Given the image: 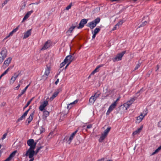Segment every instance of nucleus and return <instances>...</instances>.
Listing matches in <instances>:
<instances>
[{"instance_id": "obj_1", "label": "nucleus", "mask_w": 161, "mask_h": 161, "mask_svg": "<svg viewBox=\"0 0 161 161\" xmlns=\"http://www.w3.org/2000/svg\"><path fill=\"white\" fill-rule=\"evenodd\" d=\"M100 18L97 17L93 21L89 23L87 26L90 28L91 29L94 28L100 21Z\"/></svg>"}, {"instance_id": "obj_2", "label": "nucleus", "mask_w": 161, "mask_h": 161, "mask_svg": "<svg viewBox=\"0 0 161 161\" xmlns=\"http://www.w3.org/2000/svg\"><path fill=\"white\" fill-rule=\"evenodd\" d=\"M34 149L29 148L26 151L25 156L28 157L29 158H33L35 153Z\"/></svg>"}, {"instance_id": "obj_3", "label": "nucleus", "mask_w": 161, "mask_h": 161, "mask_svg": "<svg viewBox=\"0 0 161 161\" xmlns=\"http://www.w3.org/2000/svg\"><path fill=\"white\" fill-rule=\"evenodd\" d=\"M27 143L28 146H30L29 148L35 149L36 148V142H35L33 139H30L27 141Z\"/></svg>"}, {"instance_id": "obj_4", "label": "nucleus", "mask_w": 161, "mask_h": 161, "mask_svg": "<svg viewBox=\"0 0 161 161\" xmlns=\"http://www.w3.org/2000/svg\"><path fill=\"white\" fill-rule=\"evenodd\" d=\"M125 51H123L121 53H118L115 58L112 59V60L114 62H115L116 61H119L121 60L122 57L125 53Z\"/></svg>"}, {"instance_id": "obj_5", "label": "nucleus", "mask_w": 161, "mask_h": 161, "mask_svg": "<svg viewBox=\"0 0 161 161\" xmlns=\"http://www.w3.org/2000/svg\"><path fill=\"white\" fill-rule=\"evenodd\" d=\"M78 130H76L75 131L73 132L72 134L69 138L68 136H66L64 138V140H65L66 141H67V142H69L68 144H70L71 142V141L73 139L74 136L77 132Z\"/></svg>"}, {"instance_id": "obj_6", "label": "nucleus", "mask_w": 161, "mask_h": 161, "mask_svg": "<svg viewBox=\"0 0 161 161\" xmlns=\"http://www.w3.org/2000/svg\"><path fill=\"white\" fill-rule=\"evenodd\" d=\"M51 70V68L50 66L47 65V68L45 72L44 75L42 76V79L45 78V79L47 78L49 74L50 73Z\"/></svg>"}, {"instance_id": "obj_7", "label": "nucleus", "mask_w": 161, "mask_h": 161, "mask_svg": "<svg viewBox=\"0 0 161 161\" xmlns=\"http://www.w3.org/2000/svg\"><path fill=\"white\" fill-rule=\"evenodd\" d=\"M62 90V88H60L57 89L55 90L52 97L50 98V100L51 101L53 100L57 96L58 93L60 92H61Z\"/></svg>"}, {"instance_id": "obj_8", "label": "nucleus", "mask_w": 161, "mask_h": 161, "mask_svg": "<svg viewBox=\"0 0 161 161\" xmlns=\"http://www.w3.org/2000/svg\"><path fill=\"white\" fill-rule=\"evenodd\" d=\"M51 42L50 40L47 41L41 49V51L44 50L49 47L51 45Z\"/></svg>"}, {"instance_id": "obj_9", "label": "nucleus", "mask_w": 161, "mask_h": 161, "mask_svg": "<svg viewBox=\"0 0 161 161\" xmlns=\"http://www.w3.org/2000/svg\"><path fill=\"white\" fill-rule=\"evenodd\" d=\"M77 23H76L75 25H72L69 29L67 31L66 33L67 34L68 36H71L72 34L71 33L73 31V30L77 26Z\"/></svg>"}, {"instance_id": "obj_10", "label": "nucleus", "mask_w": 161, "mask_h": 161, "mask_svg": "<svg viewBox=\"0 0 161 161\" xmlns=\"http://www.w3.org/2000/svg\"><path fill=\"white\" fill-rule=\"evenodd\" d=\"M87 19H82L79 24V26L77 27V28L80 29L83 28L84 25L87 23Z\"/></svg>"}, {"instance_id": "obj_11", "label": "nucleus", "mask_w": 161, "mask_h": 161, "mask_svg": "<svg viewBox=\"0 0 161 161\" xmlns=\"http://www.w3.org/2000/svg\"><path fill=\"white\" fill-rule=\"evenodd\" d=\"M48 101L47 100L44 101L43 103L41 104L39 107V109L41 111H43L45 107L48 105Z\"/></svg>"}, {"instance_id": "obj_12", "label": "nucleus", "mask_w": 161, "mask_h": 161, "mask_svg": "<svg viewBox=\"0 0 161 161\" xmlns=\"http://www.w3.org/2000/svg\"><path fill=\"white\" fill-rule=\"evenodd\" d=\"M7 50L5 47H3L1 51L0 52V55L5 58L7 57Z\"/></svg>"}, {"instance_id": "obj_13", "label": "nucleus", "mask_w": 161, "mask_h": 161, "mask_svg": "<svg viewBox=\"0 0 161 161\" xmlns=\"http://www.w3.org/2000/svg\"><path fill=\"white\" fill-rule=\"evenodd\" d=\"M34 114L35 112L33 111L29 117L27 119L26 122L27 123V122H28V123L27 124V125H28L32 120L33 116L34 115Z\"/></svg>"}, {"instance_id": "obj_14", "label": "nucleus", "mask_w": 161, "mask_h": 161, "mask_svg": "<svg viewBox=\"0 0 161 161\" xmlns=\"http://www.w3.org/2000/svg\"><path fill=\"white\" fill-rule=\"evenodd\" d=\"M30 108L28 110H26L22 115L17 120V122H19L20 120H23V119H25V116L27 115L28 112L30 109Z\"/></svg>"}, {"instance_id": "obj_15", "label": "nucleus", "mask_w": 161, "mask_h": 161, "mask_svg": "<svg viewBox=\"0 0 161 161\" xmlns=\"http://www.w3.org/2000/svg\"><path fill=\"white\" fill-rule=\"evenodd\" d=\"M33 12V10H31V11L28 12L24 16L22 22H23L25 21L27 19L30 15L31 14V13Z\"/></svg>"}, {"instance_id": "obj_16", "label": "nucleus", "mask_w": 161, "mask_h": 161, "mask_svg": "<svg viewBox=\"0 0 161 161\" xmlns=\"http://www.w3.org/2000/svg\"><path fill=\"white\" fill-rule=\"evenodd\" d=\"M103 65L104 64H101L98 66L96 67V68L92 72L91 74V75H94L96 73L99 71V69L100 68L103 66Z\"/></svg>"}, {"instance_id": "obj_17", "label": "nucleus", "mask_w": 161, "mask_h": 161, "mask_svg": "<svg viewBox=\"0 0 161 161\" xmlns=\"http://www.w3.org/2000/svg\"><path fill=\"white\" fill-rule=\"evenodd\" d=\"M19 74L16 75V73H14V76H12L10 80V82L13 83L16 80V78L18 77L19 75Z\"/></svg>"}, {"instance_id": "obj_18", "label": "nucleus", "mask_w": 161, "mask_h": 161, "mask_svg": "<svg viewBox=\"0 0 161 161\" xmlns=\"http://www.w3.org/2000/svg\"><path fill=\"white\" fill-rule=\"evenodd\" d=\"M73 58L72 56L71 55H69L67 56L64 59L67 63L71 61V62L73 60Z\"/></svg>"}, {"instance_id": "obj_19", "label": "nucleus", "mask_w": 161, "mask_h": 161, "mask_svg": "<svg viewBox=\"0 0 161 161\" xmlns=\"http://www.w3.org/2000/svg\"><path fill=\"white\" fill-rule=\"evenodd\" d=\"M11 60L12 58H11L9 57L7 59V60H6L4 62V63L3 64V66H4V64H5V65H6L7 67L8 66L10 63H11Z\"/></svg>"}, {"instance_id": "obj_20", "label": "nucleus", "mask_w": 161, "mask_h": 161, "mask_svg": "<svg viewBox=\"0 0 161 161\" xmlns=\"http://www.w3.org/2000/svg\"><path fill=\"white\" fill-rule=\"evenodd\" d=\"M130 106V104H129L127 102L126 103L124 104L123 105H121L119 107L121 108L122 107L125 108V110H127Z\"/></svg>"}, {"instance_id": "obj_21", "label": "nucleus", "mask_w": 161, "mask_h": 161, "mask_svg": "<svg viewBox=\"0 0 161 161\" xmlns=\"http://www.w3.org/2000/svg\"><path fill=\"white\" fill-rule=\"evenodd\" d=\"M144 118V116H143V114H141L140 115L137 117V122L138 123H140L142 121Z\"/></svg>"}, {"instance_id": "obj_22", "label": "nucleus", "mask_w": 161, "mask_h": 161, "mask_svg": "<svg viewBox=\"0 0 161 161\" xmlns=\"http://www.w3.org/2000/svg\"><path fill=\"white\" fill-rule=\"evenodd\" d=\"M31 34V29L28 30L24 35L23 38H26L28 37Z\"/></svg>"}, {"instance_id": "obj_23", "label": "nucleus", "mask_w": 161, "mask_h": 161, "mask_svg": "<svg viewBox=\"0 0 161 161\" xmlns=\"http://www.w3.org/2000/svg\"><path fill=\"white\" fill-rule=\"evenodd\" d=\"M143 128L142 126H141L140 128H138L136 130L134 131L133 133V135L135 136L137 134H139Z\"/></svg>"}, {"instance_id": "obj_24", "label": "nucleus", "mask_w": 161, "mask_h": 161, "mask_svg": "<svg viewBox=\"0 0 161 161\" xmlns=\"http://www.w3.org/2000/svg\"><path fill=\"white\" fill-rule=\"evenodd\" d=\"M96 99H97L92 96L89 98V103L90 104H93Z\"/></svg>"}, {"instance_id": "obj_25", "label": "nucleus", "mask_w": 161, "mask_h": 161, "mask_svg": "<svg viewBox=\"0 0 161 161\" xmlns=\"http://www.w3.org/2000/svg\"><path fill=\"white\" fill-rule=\"evenodd\" d=\"M106 136H107L105 135L103 133L102 134L101 137L99 139V142H102Z\"/></svg>"}, {"instance_id": "obj_26", "label": "nucleus", "mask_w": 161, "mask_h": 161, "mask_svg": "<svg viewBox=\"0 0 161 161\" xmlns=\"http://www.w3.org/2000/svg\"><path fill=\"white\" fill-rule=\"evenodd\" d=\"M43 113V118H46L49 114V112L46 110L44 111Z\"/></svg>"}, {"instance_id": "obj_27", "label": "nucleus", "mask_w": 161, "mask_h": 161, "mask_svg": "<svg viewBox=\"0 0 161 161\" xmlns=\"http://www.w3.org/2000/svg\"><path fill=\"white\" fill-rule=\"evenodd\" d=\"M116 105L113 103L108 108L109 110H110L111 111L114 109L116 107Z\"/></svg>"}, {"instance_id": "obj_28", "label": "nucleus", "mask_w": 161, "mask_h": 161, "mask_svg": "<svg viewBox=\"0 0 161 161\" xmlns=\"http://www.w3.org/2000/svg\"><path fill=\"white\" fill-rule=\"evenodd\" d=\"M137 97H134L132 98H131V99L129 101H127L128 103L131 105L134 102L135 100L136 99Z\"/></svg>"}, {"instance_id": "obj_29", "label": "nucleus", "mask_w": 161, "mask_h": 161, "mask_svg": "<svg viewBox=\"0 0 161 161\" xmlns=\"http://www.w3.org/2000/svg\"><path fill=\"white\" fill-rule=\"evenodd\" d=\"M111 129V127H108V128L104 130V133L103 134H104V135H105L106 136H107L108 132H109Z\"/></svg>"}, {"instance_id": "obj_30", "label": "nucleus", "mask_w": 161, "mask_h": 161, "mask_svg": "<svg viewBox=\"0 0 161 161\" xmlns=\"http://www.w3.org/2000/svg\"><path fill=\"white\" fill-rule=\"evenodd\" d=\"M17 151L16 150L14 151L12 153H11L10 154L8 157L11 159L14 156L15 154L17 153Z\"/></svg>"}, {"instance_id": "obj_31", "label": "nucleus", "mask_w": 161, "mask_h": 161, "mask_svg": "<svg viewBox=\"0 0 161 161\" xmlns=\"http://www.w3.org/2000/svg\"><path fill=\"white\" fill-rule=\"evenodd\" d=\"M122 24V22L121 21H120L119 22H118L116 25H115V26L112 29V31H114L116 29L117 26H119L120 24L121 25Z\"/></svg>"}, {"instance_id": "obj_32", "label": "nucleus", "mask_w": 161, "mask_h": 161, "mask_svg": "<svg viewBox=\"0 0 161 161\" xmlns=\"http://www.w3.org/2000/svg\"><path fill=\"white\" fill-rule=\"evenodd\" d=\"M161 149V145L159 146L157 149L155 150V151H154V152L152 154H154L157 153H158V152H159V151Z\"/></svg>"}, {"instance_id": "obj_33", "label": "nucleus", "mask_w": 161, "mask_h": 161, "mask_svg": "<svg viewBox=\"0 0 161 161\" xmlns=\"http://www.w3.org/2000/svg\"><path fill=\"white\" fill-rule=\"evenodd\" d=\"M147 23V21H144V22H143L142 24L139 26V27H143L146 25Z\"/></svg>"}, {"instance_id": "obj_34", "label": "nucleus", "mask_w": 161, "mask_h": 161, "mask_svg": "<svg viewBox=\"0 0 161 161\" xmlns=\"http://www.w3.org/2000/svg\"><path fill=\"white\" fill-rule=\"evenodd\" d=\"M100 28H97L94 29L93 32L94 33L97 34V33H98L99 32V31H100Z\"/></svg>"}, {"instance_id": "obj_35", "label": "nucleus", "mask_w": 161, "mask_h": 161, "mask_svg": "<svg viewBox=\"0 0 161 161\" xmlns=\"http://www.w3.org/2000/svg\"><path fill=\"white\" fill-rule=\"evenodd\" d=\"M67 63V62L64 60V61L62 62L60 64V68H62Z\"/></svg>"}, {"instance_id": "obj_36", "label": "nucleus", "mask_w": 161, "mask_h": 161, "mask_svg": "<svg viewBox=\"0 0 161 161\" xmlns=\"http://www.w3.org/2000/svg\"><path fill=\"white\" fill-rule=\"evenodd\" d=\"M12 68V67L10 66L3 73V74L5 75L7 74L9 71Z\"/></svg>"}, {"instance_id": "obj_37", "label": "nucleus", "mask_w": 161, "mask_h": 161, "mask_svg": "<svg viewBox=\"0 0 161 161\" xmlns=\"http://www.w3.org/2000/svg\"><path fill=\"white\" fill-rule=\"evenodd\" d=\"M42 147V146H41L40 147H38L37 149H36V151H35V154L36 155L37 153H38L39 150H40L41 149Z\"/></svg>"}, {"instance_id": "obj_38", "label": "nucleus", "mask_w": 161, "mask_h": 161, "mask_svg": "<svg viewBox=\"0 0 161 161\" xmlns=\"http://www.w3.org/2000/svg\"><path fill=\"white\" fill-rule=\"evenodd\" d=\"M78 100H75L74 102L70 103L69 105H68V106H67V108H69V105H71L72 104L76 103L78 102Z\"/></svg>"}, {"instance_id": "obj_39", "label": "nucleus", "mask_w": 161, "mask_h": 161, "mask_svg": "<svg viewBox=\"0 0 161 161\" xmlns=\"http://www.w3.org/2000/svg\"><path fill=\"white\" fill-rule=\"evenodd\" d=\"M25 92L23 90H22V92H21V93L18 95V96L17 97V98L18 99H19V97H21V96L23 94H24Z\"/></svg>"}, {"instance_id": "obj_40", "label": "nucleus", "mask_w": 161, "mask_h": 161, "mask_svg": "<svg viewBox=\"0 0 161 161\" xmlns=\"http://www.w3.org/2000/svg\"><path fill=\"white\" fill-rule=\"evenodd\" d=\"M100 95V93H99L98 92H96L94 94V95L93 96V97H95L96 99H97V97H99Z\"/></svg>"}, {"instance_id": "obj_41", "label": "nucleus", "mask_w": 161, "mask_h": 161, "mask_svg": "<svg viewBox=\"0 0 161 161\" xmlns=\"http://www.w3.org/2000/svg\"><path fill=\"white\" fill-rule=\"evenodd\" d=\"M141 65V63H139V64H137L136 65L135 68L134 69L133 71H135V70H136V69H137Z\"/></svg>"}, {"instance_id": "obj_42", "label": "nucleus", "mask_w": 161, "mask_h": 161, "mask_svg": "<svg viewBox=\"0 0 161 161\" xmlns=\"http://www.w3.org/2000/svg\"><path fill=\"white\" fill-rule=\"evenodd\" d=\"M7 135V133H5L3 136V137L1 138V139L2 140H3L6 137Z\"/></svg>"}, {"instance_id": "obj_43", "label": "nucleus", "mask_w": 161, "mask_h": 161, "mask_svg": "<svg viewBox=\"0 0 161 161\" xmlns=\"http://www.w3.org/2000/svg\"><path fill=\"white\" fill-rule=\"evenodd\" d=\"M72 3H70L69 5L66 8V9L67 10H68L70 8L71 6H72Z\"/></svg>"}, {"instance_id": "obj_44", "label": "nucleus", "mask_w": 161, "mask_h": 161, "mask_svg": "<svg viewBox=\"0 0 161 161\" xmlns=\"http://www.w3.org/2000/svg\"><path fill=\"white\" fill-rule=\"evenodd\" d=\"M147 113V110H144L142 113H141V114H143V116H144V117L145 116H146Z\"/></svg>"}, {"instance_id": "obj_45", "label": "nucleus", "mask_w": 161, "mask_h": 161, "mask_svg": "<svg viewBox=\"0 0 161 161\" xmlns=\"http://www.w3.org/2000/svg\"><path fill=\"white\" fill-rule=\"evenodd\" d=\"M4 59V58H3V57L0 55V64H1Z\"/></svg>"}, {"instance_id": "obj_46", "label": "nucleus", "mask_w": 161, "mask_h": 161, "mask_svg": "<svg viewBox=\"0 0 161 161\" xmlns=\"http://www.w3.org/2000/svg\"><path fill=\"white\" fill-rule=\"evenodd\" d=\"M120 97H119L113 103L117 105V102L120 99Z\"/></svg>"}, {"instance_id": "obj_47", "label": "nucleus", "mask_w": 161, "mask_h": 161, "mask_svg": "<svg viewBox=\"0 0 161 161\" xmlns=\"http://www.w3.org/2000/svg\"><path fill=\"white\" fill-rule=\"evenodd\" d=\"M30 104V103H29L28 102H27V104H26V105L25 106V107H24V109H25V108H26Z\"/></svg>"}, {"instance_id": "obj_48", "label": "nucleus", "mask_w": 161, "mask_h": 161, "mask_svg": "<svg viewBox=\"0 0 161 161\" xmlns=\"http://www.w3.org/2000/svg\"><path fill=\"white\" fill-rule=\"evenodd\" d=\"M19 26H18L16 28L14 29L12 31L14 33H15L17 30L19 29Z\"/></svg>"}, {"instance_id": "obj_49", "label": "nucleus", "mask_w": 161, "mask_h": 161, "mask_svg": "<svg viewBox=\"0 0 161 161\" xmlns=\"http://www.w3.org/2000/svg\"><path fill=\"white\" fill-rule=\"evenodd\" d=\"M19 26H18L16 28L14 29L12 31L14 33H15L17 30L19 29Z\"/></svg>"}, {"instance_id": "obj_50", "label": "nucleus", "mask_w": 161, "mask_h": 161, "mask_svg": "<svg viewBox=\"0 0 161 161\" xmlns=\"http://www.w3.org/2000/svg\"><path fill=\"white\" fill-rule=\"evenodd\" d=\"M10 0H5L4 3H2V5L3 6H4L5 4H6Z\"/></svg>"}, {"instance_id": "obj_51", "label": "nucleus", "mask_w": 161, "mask_h": 161, "mask_svg": "<svg viewBox=\"0 0 161 161\" xmlns=\"http://www.w3.org/2000/svg\"><path fill=\"white\" fill-rule=\"evenodd\" d=\"M92 126V124H89L87 125V129H90L91 128Z\"/></svg>"}, {"instance_id": "obj_52", "label": "nucleus", "mask_w": 161, "mask_h": 161, "mask_svg": "<svg viewBox=\"0 0 161 161\" xmlns=\"http://www.w3.org/2000/svg\"><path fill=\"white\" fill-rule=\"evenodd\" d=\"M20 86V84H18V86L15 88L14 89L15 90H18Z\"/></svg>"}, {"instance_id": "obj_53", "label": "nucleus", "mask_w": 161, "mask_h": 161, "mask_svg": "<svg viewBox=\"0 0 161 161\" xmlns=\"http://www.w3.org/2000/svg\"><path fill=\"white\" fill-rule=\"evenodd\" d=\"M29 85H30V84H29L28 85H27V86H26V87L25 88V89L23 90L25 92L27 89L28 88L29 86Z\"/></svg>"}, {"instance_id": "obj_54", "label": "nucleus", "mask_w": 161, "mask_h": 161, "mask_svg": "<svg viewBox=\"0 0 161 161\" xmlns=\"http://www.w3.org/2000/svg\"><path fill=\"white\" fill-rule=\"evenodd\" d=\"M111 112V111L110 110H109V109H108L107 113H106V114L107 115H109V114H110V113Z\"/></svg>"}, {"instance_id": "obj_55", "label": "nucleus", "mask_w": 161, "mask_h": 161, "mask_svg": "<svg viewBox=\"0 0 161 161\" xmlns=\"http://www.w3.org/2000/svg\"><path fill=\"white\" fill-rule=\"evenodd\" d=\"M11 160V159L10 158H9V157H8L4 161H10Z\"/></svg>"}, {"instance_id": "obj_56", "label": "nucleus", "mask_w": 161, "mask_h": 161, "mask_svg": "<svg viewBox=\"0 0 161 161\" xmlns=\"http://www.w3.org/2000/svg\"><path fill=\"white\" fill-rule=\"evenodd\" d=\"M58 82H59V79H58L55 82V85H57V84L58 83Z\"/></svg>"}, {"instance_id": "obj_57", "label": "nucleus", "mask_w": 161, "mask_h": 161, "mask_svg": "<svg viewBox=\"0 0 161 161\" xmlns=\"http://www.w3.org/2000/svg\"><path fill=\"white\" fill-rule=\"evenodd\" d=\"M14 33V32L13 31H12L11 32L9 33V36H12Z\"/></svg>"}, {"instance_id": "obj_58", "label": "nucleus", "mask_w": 161, "mask_h": 161, "mask_svg": "<svg viewBox=\"0 0 161 161\" xmlns=\"http://www.w3.org/2000/svg\"><path fill=\"white\" fill-rule=\"evenodd\" d=\"M96 35V34H95L94 33H93V36H92V38L93 39H94Z\"/></svg>"}, {"instance_id": "obj_59", "label": "nucleus", "mask_w": 161, "mask_h": 161, "mask_svg": "<svg viewBox=\"0 0 161 161\" xmlns=\"http://www.w3.org/2000/svg\"><path fill=\"white\" fill-rule=\"evenodd\" d=\"M34 97H32L31 98L29 101L28 102L30 103H31V101H32V100L34 99Z\"/></svg>"}, {"instance_id": "obj_60", "label": "nucleus", "mask_w": 161, "mask_h": 161, "mask_svg": "<svg viewBox=\"0 0 161 161\" xmlns=\"http://www.w3.org/2000/svg\"><path fill=\"white\" fill-rule=\"evenodd\" d=\"M158 126L159 127H161V121L158 122Z\"/></svg>"}, {"instance_id": "obj_61", "label": "nucleus", "mask_w": 161, "mask_h": 161, "mask_svg": "<svg viewBox=\"0 0 161 161\" xmlns=\"http://www.w3.org/2000/svg\"><path fill=\"white\" fill-rule=\"evenodd\" d=\"M9 36V35L8 36H7L6 37H5L3 41H4V40H6V39H7V38H8L9 36Z\"/></svg>"}, {"instance_id": "obj_62", "label": "nucleus", "mask_w": 161, "mask_h": 161, "mask_svg": "<svg viewBox=\"0 0 161 161\" xmlns=\"http://www.w3.org/2000/svg\"><path fill=\"white\" fill-rule=\"evenodd\" d=\"M30 158L31 159L29 160V161H33L34 159V158Z\"/></svg>"}, {"instance_id": "obj_63", "label": "nucleus", "mask_w": 161, "mask_h": 161, "mask_svg": "<svg viewBox=\"0 0 161 161\" xmlns=\"http://www.w3.org/2000/svg\"><path fill=\"white\" fill-rule=\"evenodd\" d=\"M157 69L156 70V71H157L159 69V66L158 65H157Z\"/></svg>"}, {"instance_id": "obj_64", "label": "nucleus", "mask_w": 161, "mask_h": 161, "mask_svg": "<svg viewBox=\"0 0 161 161\" xmlns=\"http://www.w3.org/2000/svg\"><path fill=\"white\" fill-rule=\"evenodd\" d=\"M4 74L3 73L2 75L0 76V79L4 75Z\"/></svg>"}]
</instances>
